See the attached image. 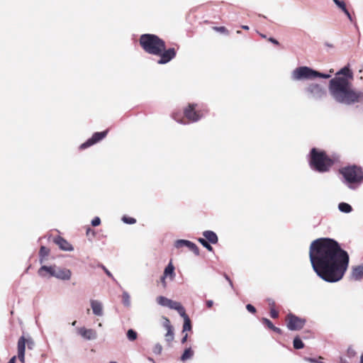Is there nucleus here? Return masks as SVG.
I'll list each match as a JSON object with an SVG mask.
<instances>
[{"label":"nucleus","mask_w":363,"mask_h":363,"mask_svg":"<svg viewBox=\"0 0 363 363\" xmlns=\"http://www.w3.org/2000/svg\"><path fill=\"white\" fill-rule=\"evenodd\" d=\"M309 257L314 272L329 283L340 281L349 267L348 253L330 238L313 240L310 245Z\"/></svg>","instance_id":"nucleus-1"},{"label":"nucleus","mask_w":363,"mask_h":363,"mask_svg":"<svg viewBox=\"0 0 363 363\" xmlns=\"http://www.w3.org/2000/svg\"><path fill=\"white\" fill-rule=\"evenodd\" d=\"M139 43L145 52L160 57L157 61L160 65L169 62L176 56L175 49L172 48L166 50L165 42L156 35L143 34L140 37Z\"/></svg>","instance_id":"nucleus-2"},{"label":"nucleus","mask_w":363,"mask_h":363,"mask_svg":"<svg viewBox=\"0 0 363 363\" xmlns=\"http://www.w3.org/2000/svg\"><path fill=\"white\" fill-rule=\"evenodd\" d=\"M328 90L331 97L337 103L350 105L354 97L351 82L345 77L335 76L329 82Z\"/></svg>","instance_id":"nucleus-3"},{"label":"nucleus","mask_w":363,"mask_h":363,"mask_svg":"<svg viewBox=\"0 0 363 363\" xmlns=\"http://www.w3.org/2000/svg\"><path fill=\"white\" fill-rule=\"evenodd\" d=\"M337 160V157H330L324 151L313 147L310 152L308 162L313 170L324 173L328 172Z\"/></svg>","instance_id":"nucleus-4"},{"label":"nucleus","mask_w":363,"mask_h":363,"mask_svg":"<svg viewBox=\"0 0 363 363\" xmlns=\"http://www.w3.org/2000/svg\"><path fill=\"white\" fill-rule=\"evenodd\" d=\"M328 79L330 74L319 72L306 66L298 67L293 70L291 78L294 81L313 79L315 78Z\"/></svg>","instance_id":"nucleus-5"},{"label":"nucleus","mask_w":363,"mask_h":363,"mask_svg":"<svg viewBox=\"0 0 363 363\" xmlns=\"http://www.w3.org/2000/svg\"><path fill=\"white\" fill-rule=\"evenodd\" d=\"M340 172L344 178V182L350 189H353V184L359 183L363 179L362 169L354 165L343 167Z\"/></svg>","instance_id":"nucleus-6"},{"label":"nucleus","mask_w":363,"mask_h":363,"mask_svg":"<svg viewBox=\"0 0 363 363\" xmlns=\"http://www.w3.org/2000/svg\"><path fill=\"white\" fill-rule=\"evenodd\" d=\"M306 96L313 101H321L327 96L325 88L317 83L308 84L303 90Z\"/></svg>","instance_id":"nucleus-7"},{"label":"nucleus","mask_w":363,"mask_h":363,"mask_svg":"<svg viewBox=\"0 0 363 363\" xmlns=\"http://www.w3.org/2000/svg\"><path fill=\"white\" fill-rule=\"evenodd\" d=\"M198 105L196 104H190L184 110V117L191 123H196L201 120L204 113L200 110H196Z\"/></svg>","instance_id":"nucleus-8"},{"label":"nucleus","mask_w":363,"mask_h":363,"mask_svg":"<svg viewBox=\"0 0 363 363\" xmlns=\"http://www.w3.org/2000/svg\"><path fill=\"white\" fill-rule=\"evenodd\" d=\"M286 326L289 330H299L303 328L306 324V320L301 318L292 313L286 316Z\"/></svg>","instance_id":"nucleus-9"},{"label":"nucleus","mask_w":363,"mask_h":363,"mask_svg":"<svg viewBox=\"0 0 363 363\" xmlns=\"http://www.w3.org/2000/svg\"><path fill=\"white\" fill-rule=\"evenodd\" d=\"M108 130L94 133L91 138L88 139L85 143H82L80 145L79 148L81 150H84L89 147H91V145L103 140L106 136Z\"/></svg>","instance_id":"nucleus-10"},{"label":"nucleus","mask_w":363,"mask_h":363,"mask_svg":"<svg viewBox=\"0 0 363 363\" xmlns=\"http://www.w3.org/2000/svg\"><path fill=\"white\" fill-rule=\"evenodd\" d=\"M174 247L178 249L183 247H186L189 250L193 252L196 255H197V256L199 255V247H197V245L195 243H194L189 240H183V239L177 240L174 242Z\"/></svg>","instance_id":"nucleus-11"},{"label":"nucleus","mask_w":363,"mask_h":363,"mask_svg":"<svg viewBox=\"0 0 363 363\" xmlns=\"http://www.w3.org/2000/svg\"><path fill=\"white\" fill-rule=\"evenodd\" d=\"M55 273H52V277L57 279L67 281L69 280L72 277V272L68 269L55 267Z\"/></svg>","instance_id":"nucleus-12"},{"label":"nucleus","mask_w":363,"mask_h":363,"mask_svg":"<svg viewBox=\"0 0 363 363\" xmlns=\"http://www.w3.org/2000/svg\"><path fill=\"white\" fill-rule=\"evenodd\" d=\"M78 334H79L84 339L87 340H93L96 339L97 333L93 329H87L84 327L77 329Z\"/></svg>","instance_id":"nucleus-13"},{"label":"nucleus","mask_w":363,"mask_h":363,"mask_svg":"<svg viewBox=\"0 0 363 363\" xmlns=\"http://www.w3.org/2000/svg\"><path fill=\"white\" fill-rule=\"evenodd\" d=\"M350 279L354 281H360L363 279V264L352 268Z\"/></svg>","instance_id":"nucleus-14"},{"label":"nucleus","mask_w":363,"mask_h":363,"mask_svg":"<svg viewBox=\"0 0 363 363\" xmlns=\"http://www.w3.org/2000/svg\"><path fill=\"white\" fill-rule=\"evenodd\" d=\"M55 242L64 251L71 252L74 250L72 245L60 236L55 239Z\"/></svg>","instance_id":"nucleus-15"},{"label":"nucleus","mask_w":363,"mask_h":363,"mask_svg":"<svg viewBox=\"0 0 363 363\" xmlns=\"http://www.w3.org/2000/svg\"><path fill=\"white\" fill-rule=\"evenodd\" d=\"M91 307L93 311V313L97 316H102L104 315L103 312V305L102 303L98 300H91L90 301Z\"/></svg>","instance_id":"nucleus-16"},{"label":"nucleus","mask_w":363,"mask_h":363,"mask_svg":"<svg viewBox=\"0 0 363 363\" xmlns=\"http://www.w3.org/2000/svg\"><path fill=\"white\" fill-rule=\"evenodd\" d=\"M168 308L177 311L181 316H184L186 313V311L183 306L177 301H172L170 299Z\"/></svg>","instance_id":"nucleus-17"},{"label":"nucleus","mask_w":363,"mask_h":363,"mask_svg":"<svg viewBox=\"0 0 363 363\" xmlns=\"http://www.w3.org/2000/svg\"><path fill=\"white\" fill-rule=\"evenodd\" d=\"M335 76L345 77L347 80L351 82L353 79V73L350 69L349 65L345 66L341 69H340L336 74Z\"/></svg>","instance_id":"nucleus-18"},{"label":"nucleus","mask_w":363,"mask_h":363,"mask_svg":"<svg viewBox=\"0 0 363 363\" xmlns=\"http://www.w3.org/2000/svg\"><path fill=\"white\" fill-rule=\"evenodd\" d=\"M203 235L204 236V239L208 240L209 242L212 244H216L218 241V238L217 235L212 230H205L203 232Z\"/></svg>","instance_id":"nucleus-19"},{"label":"nucleus","mask_w":363,"mask_h":363,"mask_svg":"<svg viewBox=\"0 0 363 363\" xmlns=\"http://www.w3.org/2000/svg\"><path fill=\"white\" fill-rule=\"evenodd\" d=\"M55 267H56L55 265L50 266V267L43 265L38 269V273L39 276L43 277L46 276L45 273H48L50 274V276L52 277V273H55Z\"/></svg>","instance_id":"nucleus-20"},{"label":"nucleus","mask_w":363,"mask_h":363,"mask_svg":"<svg viewBox=\"0 0 363 363\" xmlns=\"http://www.w3.org/2000/svg\"><path fill=\"white\" fill-rule=\"evenodd\" d=\"M163 275H164V277H167L169 276L171 279L174 278V277L175 276L174 267L173 266L172 262H169L165 267L163 272Z\"/></svg>","instance_id":"nucleus-21"},{"label":"nucleus","mask_w":363,"mask_h":363,"mask_svg":"<svg viewBox=\"0 0 363 363\" xmlns=\"http://www.w3.org/2000/svg\"><path fill=\"white\" fill-rule=\"evenodd\" d=\"M338 209L340 211L345 213H350L352 211V206L345 202L340 203L338 204Z\"/></svg>","instance_id":"nucleus-22"},{"label":"nucleus","mask_w":363,"mask_h":363,"mask_svg":"<svg viewBox=\"0 0 363 363\" xmlns=\"http://www.w3.org/2000/svg\"><path fill=\"white\" fill-rule=\"evenodd\" d=\"M194 354V351L191 347L186 348L181 356L180 359L182 362H186V360L191 359Z\"/></svg>","instance_id":"nucleus-23"},{"label":"nucleus","mask_w":363,"mask_h":363,"mask_svg":"<svg viewBox=\"0 0 363 363\" xmlns=\"http://www.w3.org/2000/svg\"><path fill=\"white\" fill-rule=\"evenodd\" d=\"M352 99L353 101H350V105L355 103H363V92L354 90V97Z\"/></svg>","instance_id":"nucleus-24"},{"label":"nucleus","mask_w":363,"mask_h":363,"mask_svg":"<svg viewBox=\"0 0 363 363\" xmlns=\"http://www.w3.org/2000/svg\"><path fill=\"white\" fill-rule=\"evenodd\" d=\"M184 318V325L182 332L184 333L186 331H189L191 330V320L189 316L185 313L184 316H182Z\"/></svg>","instance_id":"nucleus-25"},{"label":"nucleus","mask_w":363,"mask_h":363,"mask_svg":"<svg viewBox=\"0 0 363 363\" xmlns=\"http://www.w3.org/2000/svg\"><path fill=\"white\" fill-rule=\"evenodd\" d=\"M26 340L24 336H21L18 341V352L26 351Z\"/></svg>","instance_id":"nucleus-26"},{"label":"nucleus","mask_w":363,"mask_h":363,"mask_svg":"<svg viewBox=\"0 0 363 363\" xmlns=\"http://www.w3.org/2000/svg\"><path fill=\"white\" fill-rule=\"evenodd\" d=\"M157 301V303L162 306H166V307H168L169 306V303L170 301V299L164 297V296H160L157 298L156 299Z\"/></svg>","instance_id":"nucleus-27"},{"label":"nucleus","mask_w":363,"mask_h":363,"mask_svg":"<svg viewBox=\"0 0 363 363\" xmlns=\"http://www.w3.org/2000/svg\"><path fill=\"white\" fill-rule=\"evenodd\" d=\"M293 345H294V347L296 350H300V349H302L304 347V344L303 342H302V340H301V338L299 337H296L294 339V341H293Z\"/></svg>","instance_id":"nucleus-28"},{"label":"nucleus","mask_w":363,"mask_h":363,"mask_svg":"<svg viewBox=\"0 0 363 363\" xmlns=\"http://www.w3.org/2000/svg\"><path fill=\"white\" fill-rule=\"evenodd\" d=\"M122 301L125 306L129 307L130 306V297L127 291H123L122 294Z\"/></svg>","instance_id":"nucleus-29"},{"label":"nucleus","mask_w":363,"mask_h":363,"mask_svg":"<svg viewBox=\"0 0 363 363\" xmlns=\"http://www.w3.org/2000/svg\"><path fill=\"white\" fill-rule=\"evenodd\" d=\"M50 252V250L45 246H42L40 249L39 255L40 257V262H43V259L46 257Z\"/></svg>","instance_id":"nucleus-30"},{"label":"nucleus","mask_w":363,"mask_h":363,"mask_svg":"<svg viewBox=\"0 0 363 363\" xmlns=\"http://www.w3.org/2000/svg\"><path fill=\"white\" fill-rule=\"evenodd\" d=\"M198 241L203 245V247H204L208 251H213L212 246L208 243V242L206 239L200 238L198 239Z\"/></svg>","instance_id":"nucleus-31"},{"label":"nucleus","mask_w":363,"mask_h":363,"mask_svg":"<svg viewBox=\"0 0 363 363\" xmlns=\"http://www.w3.org/2000/svg\"><path fill=\"white\" fill-rule=\"evenodd\" d=\"M137 333L133 329H129L127 332V337L130 341H134L137 338Z\"/></svg>","instance_id":"nucleus-32"},{"label":"nucleus","mask_w":363,"mask_h":363,"mask_svg":"<svg viewBox=\"0 0 363 363\" xmlns=\"http://www.w3.org/2000/svg\"><path fill=\"white\" fill-rule=\"evenodd\" d=\"M174 340V331L172 330H167L165 334V340L170 343Z\"/></svg>","instance_id":"nucleus-33"},{"label":"nucleus","mask_w":363,"mask_h":363,"mask_svg":"<svg viewBox=\"0 0 363 363\" xmlns=\"http://www.w3.org/2000/svg\"><path fill=\"white\" fill-rule=\"evenodd\" d=\"M172 117L174 121H176L179 123L184 124V125L187 124V123L185 121V120L184 118H181L179 117V114H177V113H173Z\"/></svg>","instance_id":"nucleus-34"},{"label":"nucleus","mask_w":363,"mask_h":363,"mask_svg":"<svg viewBox=\"0 0 363 363\" xmlns=\"http://www.w3.org/2000/svg\"><path fill=\"white\" fill-rule=\"evenodd\" d=\"M122 220L127 224H134L136 223V220L134 218L123 216Z\"/></svg>","instance_id":"nucleus-35"},{"label":"nucleus","mask_w":363,"mask_h":363,"mask_svg":"<svg viewBox=\"0 0 363 363\" xmlns=\"http://www.w3.org/2000/svg\"><path fill=\"white\" fill-rule=\"evenodd\" d=\"M213 29L217 32L228 35L229 32L228 30L224 27V26H220V27H213Z\"/></svg>","instance_id":"nucleus-36"},{"label":"nucleus","mask_w":363,"mask_h":363,"mask_svg":"<svg viewBox=\"0 0 363 363\" xmlns=\"http://www.w3.org/2000/svg\"><path fill=\"white\" fill-rule=\"evenodd\" d=\"M26 344H27L28 348L29 350H33V348L34 347V345H35V342H34L33 340L28 335V337L26 338Z\"/></svg>","instance_id":"nucleus-37"},{"label":"nucleus","mask_w":363,"mask_h":363,"mask_svg":"<svg viewBox=\"0 0 363 363\" xmlns=\"http://www.w3.org/2000/svg\"><path fill=\"white\" fill-rule=\"evenodd\" d=\"M164 323H163V326L164 328L167 330H172L173 328L172 326L171 325V323H170V321L168 318H164Z\"/></svg>","instance_id":"nucleus-38"},{"label":"nucleus","mask_w":363,"mask_h":363,"mask_svg":"<svg viewBox=\"0 0 363 363\" xmlns=\"http://www.w3.org/2000/svg\"><path fill=\"white\" fill-rule=\"evenodd\" d=\"M262 323L266 325L269 329H272L274 328V324L272 323V322L269 320L268 318H263L262 320Z\"/></svg>","instance_id":"nucleus-39"},{"label":"nucleus","mask_w":363,"mask_h":363,"mask_svg":"<svg viewBox=\"0 0 363 363\" xmlns=\"http://www.w3.org/2000/svg\"><path fill=\"white\" fill-rule=\"evenodd\" d=\"M335 5L340 9H344L346 6L345 2L343 0H333Z\"/></svg>","instance_id":"nucleus-40"},{"label":"nucleus","mask_w":363,"mask_h":363,"mask_svg":"<svg viewBox=\"0 0 363 363\" xmlns=\"http://www.w3.org/2000/svg\"><path fill=\"white\" fill-rule=\"evenodd\" d=\"M162 347L160 344L157 343L153 348V352L157 354H160L162 352Z\"/></svg>","instance_id":"nucleus-41"},{"label":"nucleus","mask_w":363,"mask_h":363,"mask_svg":"<svg viewBox=\"0 0 363 363\" xmlns=\"http://www.w3.org/2000/svg\"><path fill=\"white\" fill-rule=\"evenodd\" d=\"M347 354L349 357H353L356 355V352L354 351V350L352 347H350L347 349Z\"/></svg>","instance_id":"nucleus-42"},{"label":"nucleus","mask_w":363,"mask_h":363,"mask_svg":"<svg viewBox=\"0 0 363 363\" xmlns=\"http://www.w3.org/2000/svg\"><path fill=\"white\" fill-rule=\"evenodd\" d=\"M99 267L103 269V270L107 274V276H108L109 277H111V279L115 280L114 278H113V274L111 273V272L108 269L106 268L105 266H104L103 264H99Z\"/></svg>","instance_id":"nucleus-43"},{"label":"nucleus","mask_w":363,"mask_h":363,"mask_svg":"<svg viewBox=\"0 0 363 363\" xmlns=\"http://www.w3.org/2000/svg\"><path fill=\"white\" fill-rule=\"evenodd\" d=\"M304 360L306 362H308L310 363H324L321 361H318L316 359L311 358V357H304Z\"/></svg>","instance_id":"nucleus-44"},{"label":"nucleus","mask_w":363,"mask_h":363,"mask_svg":"<svg viewBox=\"0 0 363 363\" xmlns=\"http://www.w3.org/2000/svg\"><path fill=\"white\" fill-rule=\"evenodd\" d=\"M101 223V219L99 217H95L92 220H91V225L93 226H98Z\"/></svg>","instance_id":"nucleus-45"},{"label":"nucleus","mask_w":363,"mask_h":363,"mask_svg":"<svg viewBox=\"0 0 363 363\" xmlns=\"http://www.w3.org/2000/svg\"><path fill=\"white\" fill-rule=\"evenodd\" d=\"M344 13L347 16V17L348 18V19L352 21V16L351 14L350 13L349 11L347 10L346 6L344 7V9H341Z\"/></svg>","instance_id":"nucleus-46"},{"label":"nucleus","mask_w":363,"mask_h":363,"mask_svg":"<svg viewBox=\"0 0 363 363\" xmlns=\"http://www.w3.org/2000/svg\"><path fill=\"white\" fill-rule=\"evenodd\" d=\"M246 309L252 313H255L256 312V308L252 304H247Z\"/></svg>","instance_id":"nucleus-47"},{"label":"nucleus","mask_w":363,"mask_h":363,"mask_svg":"<svg viewBox=\"0 0 363 363\" xmlns=\"http://www.w3.org/2000/svg\"><path fill=\"white\" fill-rule=\"evenodd\" d=\"M270 315H271V317L273 318H277L279 316L278 312L274 308H271Z\"/></svg>","instance_id":"nucleus-48"},{"label":"nucleus","mask_w":363,"mask_h":363,"mask_svg":"<svg viewBox=\"0 0 363 363\" xmlns=\"http://www.w3.org/2000/svg\"><path fill=\"white\" fill-rule=\"evenodd\" d=\"M18 357L19 360L23 363L25 361V352H18Z\"/></svg>","instance_id":"nucleus-49"},{"label":"nucleus","mask_w":363,"mask_h":363,"mask_svg":"<svg viewBox=\"0 0 363 363\" xmlns=\"http://www.w3.org/2000/svg\"><path fill=\"white\" fill-rule=\"evenodd\" d=\"M166 278H167V277H164V275H162L160 279L161 283H162L163 287H164V288L167 286Z\"/></svg>","instance_id":"nucleus-50"},{"label":"nucleus","mask_w":363,"mask_h":363,"mask_svg":"<svg viewBox=\"0 0 363 363\" xmlns=\"http://www.w3.org/2000/svg\"><path fill=\"white\" fill-rule=\"evenodd\" d=\"M274 332L277 333H279V334H281L282 330L279 328H277L276 326H274V328L272 329Z\"/></svg>","instance_id":"nucleus-51"},{"label":"nucleus","mask_w":363,"mask_h":363,"mask_svg":"<svg viewBox=\"0 0 363 363\" xmlns=\"http://www.w3.org/2000/svg\"><path fill=\"white\" fill-rule=\"evenodd\" d=\"M213 305V301L212 300H208L206 301V306L208 308H211Z\"/></svg>","instance_id":"nucleus-52"},{"label":"nucleus","mask_w":363,"mask_h":363,"mask_svg":"<svg viewBox=\"0 0 363 363\" xmlns=\"http://www.w3.org/2000/svg\"><path fill=\"white\" fill-rule=\"evenodd\" d=\"M269 41H270L271 43H272L274 45H279V42L273 38H269Z\"/></svg>","instance_id":"nucleus-53"},{"label":"nucleus","mask_w":363,"mask_h":363,"mask_svg":"<svg viewBox=\"0 0 363 363\" xmlns=\"http://www.w3.org/2000/svg\"><path fill=\"white\" fill-rule=\"evenodd\" d=\"M187 338H188V335L187 334H185V335L182 337V340H181V342L182 344H184L186 340H187Z\"/></svg>","instance_id":"nucleus-54"},{"label":"nucleus","mask_w":363,"mask_h":363,"mask_svg":"<svg viewBox=\"0 0 363 363\" xmlns=\"http://www.w3.org/2000/svg\"><path fill=\"white\" fill-rule=\"evenodd\" d=\"M225 279H226V280H228V282H229V284H230V286H231V287H233V282H232V281L230 279L229 277H228L227 274H225Z\"/></svg>","instance_id":"nucleus-55"},{"label":"nucleus","mask_w":363,"mask_h":363,"mask_svg":"<svg viewBox=\"0 0 363 363\" xmlns=\"http://www.w3.org/2000/svg\"><path fill=\"white\" fill-rule=\"evenodd\" d=\"M268 303H269V305L272 308H273V306H274V303H274V300L270 299V298H269V299H268Z\"/></svg>","instance_id":"nucleus-56"},{"label":"nucleus","mask_w":363,"mask_h":363,"mask_svg":"<svg viewBox=\"0 0 363 363\" xmlns=\"http://www.w3.org/2000/svg\"><path fill=\"white\" fill-rule=\"evenodd\" d=\"M325 46L328 47V48H333L334 46L332 43H330L328 42H325L324 43Z\"/></svg>","instance_id":"nucleus-57"},{"label":"nucleus","mask_w":363,"mask_h":363,"mask_svg":"<svg viewBox=\"0 0 363 363\" xmlns=\"http://www.w3.org/2000/svg\"><path fill=\"white\" fill-rule=\"evenodd\" d=\"M15 361H16V357H13L12 358H11V359L9 360V362L8 363H15Z\"/></svg>","instance_id":"nucleus-58"},{"label":"nucleus","mask_w":363,"mask_h":363,"mask_svg":"<svg viewBox=\"0 0 363 363\" xmlns=\"http://www.w3.org/2000/svg\"><path fill=\"white\" fill-rule=\"evenodd\" d=\"M242 28L244 30H249V27L247 26H242Z\"/></svg>","instance_id":"nucleus-59"},{"label":"nucleus","mask_w":363,"mask_h":363,"mask_svg":"<svg viewBox=\"0 0 363 363\" xmlns=\"http://www.w3.org/2000/svg\"><path fill=\"white\" fill-rule=\"evenodd\" d=\"M340 363H346V361L342 358L340 359Z\"/></svg>","instance_id":"nucleus-60"},{"label":"nucleus","mask_w":363,"mask_h":363,"mask_svg":"<svg viewBox=\"0 0 363 363\" xmlns=\"http://www.w3.org/2000/svg\"><path fill=\"white\" fill-rule=\"evenodd\" d=\"M360 363H363V354L361 356Z\"/></svg>","instance_id":"nucleus-61"},{"label":"nucleus","mask_w":363,"mask_h":363,"mask_svg":"<svg viewBox=\"0 0 363 363\" xmlns=\"http://www.w3.org/2000/svg\"><path fill=\"white\" fill-rule=\"evenodd\" d=\"M76 323H77V321H76V320H74V321L72 323V325L73 326H74V325H76Z\"/></svg>","instance_id":"nucleus-62"},{"label":"nucleus","mask_w":363,"mask_h":363,"mask_svg":"<svg viewBox=\"0 0 363 363\" xmlns=\"http://www.w3.org/2000/svg\"><path fill=\"white\" fill-rule=\"evenodd\" d=\"M260 35L262 37V38H266V36L263 34H260Z\"/></svg>","instance_id":"nucleus-63"},{"label":"nucleus","mask_w":363,"mask_h":363,"mask_svg":"<svg viewBox=\"0 0 363 363\" xmlns=\"http://www.w3.org/2000/svg\"><path fill=\"white\" fill-rule=\"evenodd\" d=\"M110 363H118V362H111Z\"/></svg>","instance_id":"nucleus-64"}]
</instances>
